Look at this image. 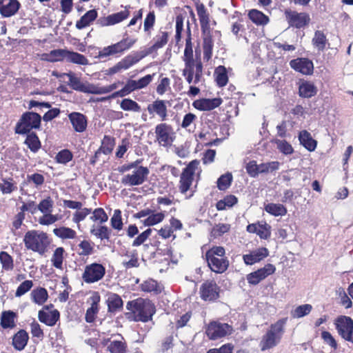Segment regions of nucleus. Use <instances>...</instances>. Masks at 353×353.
<instances>
[{"mask_svg": "<svg viewBox=\"0 0 353 353\" xmlns=\"http://www.w3.org/2000/svg\"><path fill=\"white\" fill-rule=\"evenodd\" d=\"M105 274V267L98 263H92L85 267L82 279L86 283H93L101 280Z\"/></svg>", "mask_w": 353, "mask_h": 353, "instance_id": "6", "label": "nucleus"}, {"mask_svg": "<svg viewBox=\"0 0 353 353\" xmlns=\"http://www.w3.org/2000/svg\"><path fill=\"white\" fill-rule=\"evenodd\" d=\"M53 207V201L48 196L43 199L39 204L37 206V210H39L41 212L45 214L51 212Z\"/></svg>", "mask_w": 353, "mask_h": 353, "instance_id": "58", "label": "nucleus"}, {"mask_svg": "<svg viewBox=\"0 0 353 353\" xmlns=\"http://www.w3.org/2000/svg\"><path fill=\"white\" fill-rule=\"evenodd\" d=\"M210 270L216 273H223L228 268L229 261L226 258H205Z\"/></svg>", "mask_w": 353, "mask_h": 353, "instance_id": "18", "label": "nucleus"}, {"mask_svg": "<svg viewBox=\"0 0 353 353\" xmlns=\"http://www.w3.org/2000/svg\"><path fill=\"white\" fill-rule=\"evenodd\" d=\"M149 174V169L147 167L141 165L132 174H128L124 175L121 182L124 185H140L147 181Z\"/></svg>", "mask_w": 353, "mask_h": 353, "instance_id": "8", "label": "nucleus"}, {"mask_svg": "<svg viewBox=\"0 0 353 353\" xmlns=\"http://www.w3.org/2000/svg\"><path fill=\"white\" fill-rule=\"evenodd\" d=\"M141 60L137 52L129 54L120 61L123 70H127Z\"/></svg>", "mask_w": 353, "mask_h": 353, "instance_id": "44", "label": "nucleus"}, {"mask_svg": "<svg viewBox=\"0 0 353 353\" xmlns=\"http://www.w3.org/2000/svg\"><path fill=\"white\" fill-rule=\"evenodd\" d=\"M114 146V139L109 136L105 135L102 141L101 147L98 149L104 154H110Z\"/></svg>", "mask_w": 353, "mask_h": 353, "instance_id": "42", "label": "nucleus"}, {"mask_svg": "<svg viewBox=\"0 0 353 353\" xmlns=\"http://www.w3.org/2000/svg\"><path fill=\"white\" fill-rule=\"evenodd\" d=\"M126 308L132 312L136 321L148 322L156 312L155 306L151 301L141 298L128 301Z\"/></svg>", "mask_w": 353, "mask_h": 353, "instance_id": "1", "label": "nucleus"}, {"mask_svg": "<svg viewBox=\"0 0 353 353\" xmlns=\"http://www.w3.org/2000/svg\"><path fill=\"white\" fill-rule=\"evenodd\" d=\"M202 32L205 34L210 29V17L205 6L200 3L196 6Z\"/></svg>", "mask_w": 353, "mask_h": 353, "instance_id": "21", "label": "nucleus"}, {"mask_svg": "<svg viewBox=\"0 0 353 353\" xmlns=\"http://www.w3.org/2000/svg\"><path fill=\"white\" fill-rule=\"evenodd\" d=\"M327 41L326 36L322 31L316 30L314 32L312 43L319 50L323 51L325 48Z\"/></svg>", "mask_w": 353, "mask_h": 353, "instance_id": "38", "label": "nucleus"}, {"mask_svg": "<svg viewBox=\"0 0 353 353\" xmlns=\"http://www.w3.org/2000/svg\"><path fill=\"white\" fill-rule=\"evenodd\" d=\"M90 219L94 221H99L100 223H103L108 221V216L103 208H99L93 211Z\"/></svg>", "mask_w": 353, "mask_h": 353, "instance_id": "61", "label": "nucleus"}, {"mask_svg": "<svg viewBox=\"0 0 353 353\" xmlns=\"http://www.w3.org/2000/svg\"><path fill=\"white\" fill-rule=\"evenodd\" d=\"M230 229V225L228 223L216 224L212 230V235L214 237L221 236L228 232Z\"/></svg>", "mask_w": 353, "mask_h": 353, "instance_id": "57", "label": "nucleus"}, {"mask_svg": "<svg viewBox=\"0 0 353 353\" xmlns=\"http://www.w3.org/2000/svg\"><path fill=\"white\" fill-rule=\"evenodd\" d=\"M121 108L125 111H134L139 112L141 111V106L134 101L130 99H124L120 104Z\"/></svg>", "mask_w": 353, "mask_h": 353, "instance_id": "46", "label": "nucleus"}, {"mask_svg": "<svg viewBox=\"0 0 353 353\" xmlns=\"http://www.w3.org/2000/svg\"><path fill=\"white\" fill-rule=\"evenodd\" d=\"M147 110L150 114L156 113L161 121H165L168 116L167 114V106L165 101L163 100L157 99L152 103L148 105Z\"/></svg>", "mask_w": 353, "mask_h": 353, "instance_id": "17", "label": "nucleus"}, {"mask_svg": "<svg viewBox=\"0 0 353 353\" xmlns=\"http://www.w3.org/2000/svg\"><path fill=\"white\" fill-rule=\"evenodd\" d=\"M23 242L28 250L38 252L40 255L44 254L50 243L46 232L35 230L26 233Z\"/></svg>", "mask_w": 353, "mask_h": 353, "instance_id": "2", "label": "nucleus"}, {"mask_svg": "<svg viewBox=\"0 0 353 353\" xmlns=\"http://www.w3.org/2000/svg\"><path fill=\"white\" fill-rule=\"evenodd\" d=\"M222 103L221 98L205 99L203 98L194 101L193 106L201 111H210L219 107Z\"/></svg>", "mask_w": 353, "mask_h": 353, "instance_id": "15", "label": "nucleus"}, {"mask_svg": "<svg viewBox=\"0 0 353 353\" xmlns=\"http://www.w3.org/2000/svg\"><path fill=\"white\" fill-rule=\"evenodd\" d=\"M232 181V175L231 173H226L221 175L217 180V187L220 190L228 189Z\"/></svg>", "mask_w": 353, "mask_h": 353, "instance_id": "49", "label": "nucleus"}, {"mask_svg": "<svg viewBox=\"0 0 353 353\" xmlns=\"http://www.w3.org/2000/svg\"><path fill=\"white\" fill-rule=\"evenodd\" d=\"M27 134V137L24 143L28 145L29 149L33 152H37L41 148V142L37 134L34 132H30Z\"/></svg>", "mask_w": 353, "mask_h": 353, "instance_id": "33", "label": "nucleus"}, {"mask_svg": "<svg viewBox=\"0 0 353 353\" xmlns=\"http://www.w3.org/2000/svg\"><path fill=\"white\" fill-rule=\"evenodd\" d=\"M312 310V306L310 304H304L299 305L292 312V315L294 318H301L307 315Z\"/></svg>", "mask_w": 353, "mask_h": 353, "instance_id": "50", "label": "nucleus"}, {"mask_svg": "<svg viewBox=\"0 0 353 353\" xmlns=\"http://www.w3.org/2000/svg\"><path fill=\"white\" fill-rule=\"evenodd\" d=\"M129 14L128 10H124L108 15L110 25H114L123 21L128 17Z\"/></svg>", "mask_w": 353, "mask_h": 353, "instance_id": "59", "label": "nucleus"}, {"mask_svg": "<svg viewBox=\"0 0 353 353\" xmlns=\"http://www.w3.org/2000/svg\"><path fill=\"white\" fill-rule=\"evenodd\" d=\"M300 144L310 152H313L316 148L317 141L314 139L311 134L307 130H302L299 134Z\"/></svg>", "mask_w": 353, "mask_h": 353, "instance_id": "22", "label": "nucleus"}, {"mask_svg": "<svg viewBox=\"0 0 353 353\" xmlns=\"http://www.w3.org/2000/svg\"><path fill=\"white\" fill-rule=\"evenodd\" d=\"M68 117L75 131L82 132L86 129L87 121L83 114L74 112L70 113Z\"/></svg>", "mask_w": 353, "mask_h": 353, "instance_id": "19", "label": "nucleus"}, {"mask_svg": "<svg viewBox=\"0 0 353 353\" xmlns=\"http://www.w3.org/2000/svg\"><path fill=\"white\" fill-rule=\"evenodd\" d=\"M279 163L278 161H271L265 163H261L258 165L259 174H266L270 172H273L279 169Z\"/></svg>", "mask_w": 353, "mask_h": 353, "instance_id": "51", "label": "nucleus"}, {"mask_svg": "<svg viewBox=\"0 0 353 353\" xmlns=\"http://www.w3.org/2000/svg\"><path fill=\"white\" fill-rule=\"evenodd\" d=\"M275 270L276 268L272 264L268 263L263 268L248 274L247 281L251 285H257L267 276L272 274Z\"/></svg>", "mask_w": 353, "mask_h": 353, "instance_id": "11", "label": "nucleus"}, {"mask_svg": "<svg viewBox=\"0 0 353 353\" xmlns=\"http://www.w3.org/2000/svg\"><path fill=\"white\" fill-rule=\"evenodd\" d=\"M98 17V12L95 9L88 10L76 23L78 30L83 29L90 25Z\"/></svg>", "mask_w": 353, "mask_h": 353, "instance_id": "26", "label": "nucleus"}, {"mask_svg": "<svg viewBox=\"0 0 353 353\" xmlns=\"http://www.w3.org/2000/svg\"><path fill=\"white\" fill-rule=\"evenodd\" d=\"M220 287L214 281H206L200 287L201 298L205 301H214L219 297Z\"/></svg>", "mask_w": 353, "mask_h": 353, "instance_id": "9", "label": "nucleus"}, {"mask_svg": "<svg viewBox=\"0 0 353 353\" xmlns=\"http://www.w3.org/2000/svg\"><path fill=\"white\" fill-rule=\"evenodd\" d=\"M92 302L91 306L86 310L85 320L87 323H92L95 320V316L99 312V303L100 296L97 294L92 297Z\"/></svg>", "mask_w": 353, "mask_h": 353, "instance_id": "29", "label": "nucleus"}, {"mask_svg": "<svg viewBox=\"0 0 353 353\" xmlns=\"http://www.w3.org/2000/svg\"><path fill=\"white\" fill-rule=\"evenodd\" d=\"M168 126L166 123H161L157 125L155 132L160 143L163 145L170 144L172 140L168 132Z\"/></svg>", "mask_w": 353, "mask_h": 353, "instance_id": "28", "label": "nucleus"}, {"mask_svg": "<svg viewBox=\"0 0 353 353\" xmlns=\"http://www.w3.org/2000/svg\"><path fill=\"white\" fill-rule=\"evenodd\" d=\"M248 17L257 26H265L269 22V17L261 11L256 9H252L249 11Z\"/></svg>", "mask_w": 353, "mask_h": 353, "instance_id": "31", "label": "nucleus"}, {"mask_svg": "<svg viewBox=\"0 0 353 353\" xmlns=\"http://www.w3.org/2000/svg\"><path fill=\"white\" fill-rule=\"evenodd\" d=\"M0 261L3 270L10 271L14 268L13 259L6 252L1 251L0 252Z\"/></svg>", "mask_w": 353, "mask_h": 353, "instance_id": "48", "label": "nucleus"}, {"mask_svg": "<svg viewBox=\"0 0 353 353\" xmlns=\"http://www.w3.org/2000/svg\"><path fill=\"white\" fill-rule=\"evenodd\" d=\"M41 117L34 112H26L22 114L16 124L14 132L18 134H26L32 129H39L41 123Z\"/></svg>", "mask_w": 353, "mask_h": 353, "instance_id": "4", "label": "nucleus"}, {"mask_svg": "<svg viewBox=\"0 0 353 353\" xmlns=\"http://www.w3.org/2000/svg\"><path fill=\"white\" fill-rule=\"evenodd\" d=\"M126 344L121 341H113L108 346V350L111 353H125Z\"/></svg>", "mask_w": 353, "mask_h": 353, "instance_id": "52", "label": "nucleus"}, {"mask_svg": "<svg viewBox=\"0 0 353 353\" xmlns=\"http://www.w3.org/2000/svg\"><path fill=\"white\" fill-rule=\"evenodd\" d=\"M60 314L57 310H54L50 314L40 310L38 314L39 320L48 326H54L59 319Z\"/></svg>", "mask_w": 353, "mask_h": 353, "instance_id": "25", "label": "nucleus"}, {"mask_svg": "<svg viewBox=\"0 0 353 353\" xmlns=\"http://www.w3.org/2000/svg\"><path fill=\"white\" fill-rule=\"evenodd\" d=\"M17 314L11 310L3 311L1 316L0 325L3 329H12L16 326L14 319Z\"/></svg>", "mask_w": 353, "mask_h": 353, "instance_id": "30", "label": "nucleus"}, {"mask_svg": "<svg viewBox=\"0 0 353 353\" xmlns=\"http://www.w3.org/2000/svg\"><path fill=\"white\" fill-rule=\"evenodd\" d=\"M276 143L277 148L283 154L288 155L294 152L292 146L285 140H276Z\"/></svg>", "mask_w": 353, "mask_h": 353, "instance_id": "62", "label": "nucleus"}, {"mask_svg": "<svg viewBox=\"0 0 353 353\" xmlns=\"http://www.w3.org/2000/svg\"><path fill=\"white\" fill-rule=\"evenodd\" d=\"M334 325L339 334L345 341L353 343V320L347 316H339Z\"/></svg>", "mask_w": 353, "mask_h": 353, "instance_id": "5", "label": "nucleus"}, {"mask_svg": "<svg viewBox=\"0 0 353 353\" xmlns=\"http://www.w3.org/2000/svg\"><path fill=\"white\" fill-rule=\"evenodd\" d=\"M290 67L294 70L303 74H312L314 70V65L307 58H297L290 61Z\"/></svg>", "mask_w": 353, "mask_h": 353, "instance_id": "13", "label": "nucleus"}, {"mask_svg": "<svg viewBox=\"0 0 353 353\" xmlns=\"http://www.w3.org/2000/svg\"><path fill=\"white\" fill-rule=\"evenodd\" d=\"M123 82L118 81L117 83H114L110 85L103 86V87H95L92 85V94H103L109 93L114 90L118 88L119 84H122Z\"/></svg>", "mask_w": 353, "mask_h": 353, "instance_id": "47", "label": "nucleus"}, {"mask_svg": "<svg viewBox=\"0 0 353 353\" xmlns=\"http://www.w3.org/2000/svg\"><path fill=\"white\" fill-rule=\"evenodd\" d=\"M21 8L18 0H9L7 4L3 3L0 6V14L3 17H10L14 15Z\"/></svg>", "mask_w": 353, "mask_h": 353, "instance_id": "24", "label": "nucleus"}, {"mask_svg": "<svg viewBox=\"0 0 353 353\" xmlns=\"http://www.w3.org/2000/svg\"><path fill=\"white\" fill-rule=\"evenodd\" d=\"M269 255V251L266 248H260L252 251L250 254L243 256V261L246 265H253L261 261Z\"/></svg>", "mask_w": 353, "mask_h": 353, "instance_id": "16", "label": "nucleus"}, {"mask_svg": "<svg viewBox=\"0 0 353 353\" xmlns=\"http://www.w3.org/2000/svg\"><path fill=\"white\" fill-rule=\"evenodd\" d=\"M286 18L290 26L301 28L310 22V16L305 12H297L295 11H286Z\"/></svg>", "mask_w": 353, "mask_h": 353, "instance_id": "12", "label": "nucleus"}, {"mask_svg": "<svg viewBox=\"0 0 353 353\" xmlns=\"http://www.w3.org/2000/svg\"><path fill=\"white\" fill-rule=\"evenodd\" d=\"M112 228L121 230L123 228V221L121 218V211L119 209L114 211V214L110 219Z\"/></svg>", "mask_w": 353, "mask_h": 353, "instance_id": "54", "label": "nucleus"}, {"mask_svg": "<svg viewBox=\"0 0 353 353\" xmlns=\"http://www.w3.org/2000/svg\"><path fill=\"white\" fill-rule=\"evenodd\" d=\"M66 59L67 61L79 65H88V60L87 58L78 52L69 51L66 50Z\"/></svg>", "mask_w": 353, "mask_h": 353, "instance_id": "37", "label": "nucleus"}, {"mask_svg": "<svg viewBox=\"0 0 353 353\" xmlns=\"http://www.w3.org/2000/svg\"><path fill=\"white\" fill-rule=\"evenodd\" d=\"M73 154L68 149H64L59 152L55 157L57 162L62 164H66L72 159Z\"/></svg>", "mask_w": 353, "mask_h": 353, "instance_id": "55", "label": "nucleus"}, {"mask_svg": "<svg viewBox=\"0 0 353 353\" xmlns=\"http://www.w3.org/2000/svg\"><path fill=\"white\" fill-rule=\"evenodd\" d=\"M265 210L274 216H284L287 214V208L281 203H270L265 205Z\"/></svg>", "mask_w": 353, "mask_h": 353, "instance_id": "32", "label": "nucleus"}, {"mask_svg": "<svg viewBox=\"0 0 353 353\" xmlns=\"http://www.w3.org/2000/svg\"><path fill=\"white\" fill-rule=\"evenodd\" d=\"M152 233V229L148 228L139 234L133 241L132 245L133 247H138L147 240Z\"/></svg>", "mask_w": 353, "mask_h": 353, "instance_id": "64", "label": "nucleus"}, {"mask_svg": "<svg viewBox=\"0 0 353 353\" xmlns=\"http://www.w3.org/2000/svg\"><path fill=\"white\" fill-rule=\"evenodd\" d=\"M200 161L194 159L190 161L188 165L183 170L180 178L179 189L181 193H185L190 188L195 170L197 169Z\"/></svg>", "mask_w": 353, "mask_h": 353, "instance_id": "7", "label": "nucleus"}, {"mask_svg": "<svg viewBox=\"0 0 353 353\" xmlns=\"http://www.w3.org/2000/svg\"><path fill=\"white\" fill-rule=\"evenodd\" d=\"M216 74V81L219 87L225 86L228 81V76L226 68L223 66H219L215 71Z\"/></svg>", "mask_w": 353, "mask_h": 353, "instance_id": "40", "label": "nucleus"}, {"mask_svg": "<svg viewBox=\"0 0 353 353\" xmlns=\"http://www.w3.org/2000/svg\"><path fill=\"white\" fill-rule=\"evenodd\" d=\"M164 214L163 212H158L150 214L148 218L143 221V224L146 226L154 225L161 223L164 219Z\"/></svg>", "mask_w": 353, "mask_h": 353, "instance_id": "53", "label": "nucleus"}, {"mask_svg": "<svg viewBox=\"0 0 353 353\" xmlns=\"http://www.w3.org/2000/svg\"><path fill=\"white\" fill-rule=\"evenodd\" d=\"M141 288L143 292H154L159 294L161 292V290L156 281L153 279H148L145 281L141 285Z\"/></svg>", "mask_w": 353, "mask_h": 353, "instance_id": "45", "label": "nucleus"}, {"mask_svg": "<svg viewBox=\"0 0 353 353\" xmlns=\"http://www.w3.org/2000/svg\"><path fill=\"white\" fill-rule=\"evenodd\" d=\"M108 311L110 313H116L123 308V302L119 295L110 293L106 300Z\"/></svg>", "mask_w": 353, "mask_h": 353, "instance_id": "23", "label": "nucleus"}, {"mask_svg": "<svg viewBox=\"0 0 353 353\" xmlns=\"http://www.w3.org/2000/svg\"><path fill=\"white\" fill-rule=\"evenodd\" d=\"M135 42L136 39L126 38L123 39L119 42H117V43L112 44L111 46L113 52L115 54L130 49L134 44Z\"/></svg>", "mask_w": 353, "mask_h": 353, "instance_id": "34", "label": "nucleus"}, {"mask_svg": "<svg viewBox=\"0 0 353 353\" xmlns=\"http://www.w3.org/2000/svg\"><path fill=\"white\" fill-rule=\"evenodd\" d=\"M67 77L68 78L67 84L72 90L83 93L92 94V84L81 81V79L77 77L76 74L72 72L67 74Z\"/></svg>", "mask_w": 353, "mask_h": 353, "instance_id": "14", "label": "nucleus"}, {"mask_svg": "<svg viewBox=\"0 0 353 353\" xmlns=\"http://www.w3.org/2000/svg\"><path fill=\"white\" fill-rule=\"evenodd\" d=\"M284 322L282 320L278 321L272 324L270 329L264 334L260 341L261 351H265L276 346L284 333Z\"/></svg>", "mask_w": 353, "mask_h": 353, "instance_id": "3", "label": "nucleus"}, {"mask_svg": "<svg viewBox=\"0 0 353 353\" xmlns=\"http://www.w3.org/2000/svg\"><path fill=\"white\" fill-rule=\"evenodd\" d=\"M232 327L228 323L212 322L209 324L206 334L209 339L216 340L231 333Z\"/></svg>", "mask_w": 353, "mask_h": 353, "instance_id": "10", "label": "nucleus"}, {"mask_svg": "<svg viewBox=\"0 0 353 353\" xmlns=\"http://www.w3.org/2000/svg\"><path fill=\"white\" fill-rule=\"evenodd\" d=\"M64 252L65 250L62 247H59L54 251L51 261L52 265L57 269H62Z\"/></svg>", "mask_w": 353, "mask_h": 353, "instance_id": "41", "label": "nucleus"}, {"mask_svg": "<svg viewBox=\"0 0 353 353\" xmlns=\"http://www.w3.org/2000/svg\"><path fill=\"white\" fill-rule=\"evenodd\" d=\"M188 36L185 41V47L184 50V60H190L193 59V50H192V44L191 41V34L189 26L188 27Z\"/></svg>", "mask_w": 353, "mask_h": 353, "instance_id": "60", "label": "nucleus"}, {"mask_svg": "<svg viewBox=\"0 0 353 353\" xmlns=\"http://www.w3.org/2000/svg\"><path fill=\"white\" fill-rule=\"evenodd\" d=\"M318 89L312 82L302 81L299 85V94L302 98H311L317 94Z\"/></svg>", "mask_w": 353, "mask_h": 353, "instance_id": "20", "label": "nucleus"}, {"mask_svg": "<svg viewBox=\"0 0 353 353\" xmlns=\"http://www.w3.org/2000/svg\"><path fill=\"white\" fill-rule=\"evenodd\" d=\"M66 50L57 49L51 50L49 53L45 54L46 60L50 62L60 61L66 58Z\"/></svg>", "mask_w": 353, "mask_h": 353, "instance_id": "43", "label": "nucleus"}, {"mask_svg": "<svg viewBox=\"0 0 353 353\" xmlns=\"http://www.w3.org/2000/svg\"><path fill=\"white\" fill-rule=\"evenodd\" d=\"M53 233L57 236L63 239H74L76 236V232L74 230L66 227H60L54 228L53 230Z\"/></svg>", "mask_w": 353, "mask_h": 353, "instance_id": "39", "label": "nucleus"}, {"mask_svg": "<svg viewBox=\"0 0 353 353\" xmlns=\"http://www.w3.org/2000/svg\"><path fill=\"white\" fill-rule=\"evenodd\" d=\"M29 336L27 332L24 330H20L12 338V345L17 350H22L28 343Z\"/></svg>", "mask_w": 353, "mask_h": 353, "instance_id": "27", "label": "nucleus"}, {"mask_svg": "<svg viewBox=\"0 0 353 353\" xmlns=\"http://www.w3.org/2000/svg\"><path fill=\"white\" fill-rule=\"evenodd\" d=\"M31 296L34 303L42 305L48 299V294L46 289L39 288L32 291Z\"/></svg>", "mask_w": 353, "mask_h": 353, "instance_id": "36", "label": "nucleus"}, {"mask_svg": "<svg viewBox=\"0 0 353 353\" xmlns=\"http://www.w3.org/2000/svg\"><path fill=\"white\" fill-rule=\"evenodd\" d=\"M32 286L33 282L31 280L24 281L17 288L15 292V296L17 297L21 296L22 295L28 292L32 288Z\"/></svg>", "mask_w": 353, "mask_h": 353, "instance_id": "63", "label": "nucleus"}, {"mask_svg": "<svg viewBox=\"0 0 353 353\" xmlns=\"http://www.w3.org/2000/svg\"><path fill=\"white\" fill-rule=\"evenodd\" d=\"M256 234L259 235L261 239H269L271 236V226L265 222L261 224L259 223Z\"/></svg>", "mask_w": 353, "mask_h": 353, "instance_id": "56", "label": "nucleus"}, {"mask_svg": "<svg viewBox=\"0 0 353 353\" xmlns=\"http://www.w3.org/2000/svg\"><path fill=\"white\" fill-rule=\"evenodd\" d=\"M90 233L101 241L106 240L108 242L110 241L111 230L107 226L101 225L98 228L93 227L90 230Z\"/></svg>", "mask_w": 353, "mask_h": 353, "instance_id": "35", "label": "nucleus"}]
</instances>
